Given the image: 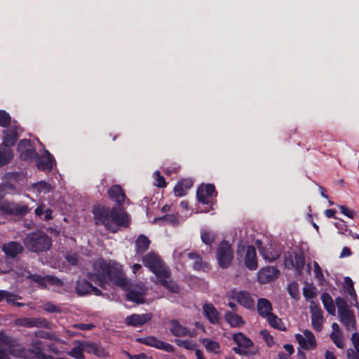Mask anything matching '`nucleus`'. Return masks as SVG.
<instances>
[{"label":"nucleus","mask_w":359,"mask_h":359,"mask_svg":"<svg viewBox=\"0 0 359 359\" xmlns=\"http://www.w3.org/2000/svg\"><path fill=\"white\" fill-rule=\"evenodd\" d=\"M88 277L102 288H105L109 280L124 290L128 287V280L122 273L121 266L114 262L103 259L96 261L92 271L88 273Z\"/></svg>","instance_id":"f257e3e1"},{"label":"nucleus","mask_w":359,"mask_h":359,"mask_svg":"<svg viewBox=\"0 0 359 359\" xmlns=\"http://www.w3.org/2000/svg\"><path fill=\"white\" fill-rule=\"evenodd\" d=\"M93 214L96 224L104 225L112 233L116 232L119 226L126 227L129 224L128 215L121 208L97 207Z\"/></svg>","instance_id":"f03ea898"},{"label":"nucleus","mask_w":359,"mask_h":359,"mask_svg":"<svg viewBox=\"0 0 359 359\" xmlns=\"http://www.w3.org/2000/svg\"><path fill=\"white\" fill-rule=\"evenodd\" d=\"M26 248L32 252H43L51 246L50 238L40 232L28 233L24 238Z\"/></svg>","instance_id":"7ed1b4c3"},{"label":"nucleus","mask_w":359,"mask_h":359,"mask_svg":"<svg viewBox=\"0 0 359 359\" xmlns=\"http://www.w3.org/2000/svg\"><path fill=\"white\" fill-rule=\"evenodd\" d=\"M143 264L152 271L156 277H165L168 274V269L160 257L151 252L142 257Z\"/></svg>","instance_id":"20e7f679"},{"label":"nucleus","mask_w":359,"mask_h":359,"mask_svg":"<svg viewBox=\"0 0 359 359\" xmlns=\"http://www.w3.org/2000/svg\"><path fill=\"white\" fill-rule=\"evenodd\" d=\"M233 257V250L230 244L224 241L219 244L216 252V258L221 268H228Z\"/></svg>","instance_id":"39448f33"},{"label":"nucleus","mask_w":359,"mask_h":359,"mask_svg":"<svg viewBox=\"0 0 359 359\" xmlns=\"http://www.w3.org/2000/svg\"><path fill=\"white\" fill-rule=\"evenodd\" d=\"M285 265L288 269H294L297 274H301L305 265L304 257L302 252L285 255Z\"/></svg>","instance_id":"423d86ee"},{"label":"nucleus","mask_w":359,"mask_h":359,"mask_svg":"<svg viewBox=\"0 0 359 359\" xmlns=\"http://www.w3.org/2000/svg\"><path fill=\"white\" fill-rule=\"evenodd\" d=\"M75 291L79 296L88 295L90 294H93L96 296H100L102 294L100 290L94 287L86 280L82 278H79L76 280Z\"/></svg>","instance_id":"0eeeda50"},{"label":"nucleus","mask_w":359,"mask_h":359,"mask_svg":"<svg viewBox=\"0 0 359 359\" xmlns=\"http://www.w3.org/2000/svg\"><path fill=\"white\" fill-rule=\"evenodd\" d=\"M295 339L303 349L311 350L316 347L315 336L309 330H304L302 334H296Z\"/></svg>","instance_id":"6e6552de"},{"label":"nucleus","mask_w":359,"mask_h":359,"mask_svg":"<svg viewBox=\"0 0 359 359\" xmlns=\"http://www.w3.org/2000/svg\"><path fill=\"white\" fill-rule=\"evenodd\" d=\"M0 211L8 215H25L28 211V207L26 205L4 201L0 203Z\"/></svg>","instance_id":"1a4fd4ad"},{"label":"nucleus","mask_w":359,"mask_h":359,"mask_svg":"<svg viewBox=\"0 0 359 359\" xmlns=\"http://www.w3.org/2000/svg\"><path fill=\"white\" fill-rule=\"evenodd\" d=\"M138 341L143 344L151 346L169 353L173 352L174 351V348L171 344L164 342L153 336L141 338L138 339Z\"/></svg>","instance_id":"9d476101"},{"label":"nucleus","mask_w":359,"mask_h":359,"mask_svg":"<svg viewBox=\"0 0 359 359\" xmlns=\"http://www.w3.org/2000/svg\"><path fill=\"white\" fill-rule=\"evenodd\" d=\"M147 292V288L144 284H140L135 287L130 289L127 295V299L137 304L144 302V296Z\"/></svg>","instance_id":"9b49d317"},{"label":"nucleus","mask_w":359,"mask_h":359,"mask_svg":"<svg viewBox=\"0 0 359 359\" xmlns=\"http://www.w3.org/2000/svg\"><path fill=\"white\" fill-rule=\"evenodd\" d=\"M152 316L153 315L150 313L142 314L134 313L127 316L125 319V323L130 326L140 327L149 322Z\"/></svg>","instance_id":"f8f14e48"},{"label":"nucleus","mask_w":359,"mask_h":359,"mask_svg":"<svg viewBox=\"0 0 359 359\" xmlns=\"http://www.w3.org/2000/svg\"><path fill=\"white\" fill-rule=\"evenodd\" d=\"M215 189L212 184L201 185L197 190V198L199 202L208 204L212 197L215 196Z\"/></svg>","instance_id":"ddd939ff"},{"label":"nucleus","mask_w":359,"mask_h":359,"mask_svg":"<svg viewBox=\"0 0 359 359\" xmlns=\"http://www.w3.org/2000/svg\"><path fill=\"white\" fill-rule=\"evenodd\" d=\"M311 323L316 331H320L323 324V311L313 302L311 303Z\"/></svg>","instance_id":"4468645a"},{"label":"nucleus","mask_w":359,"mask_h":359,"mask_svg":"<svg viewBox=\"0 0 359 359\" xmlns=\"http://www.w3.org/2000/svg\"><path fill=\"white\" fill-rule=\"evenodd\" d=\"M18 149L23 160H29L36 156V153L28 140H22L18 145Z\"/></svg>","instance_id":"2eb2a0df"},{"label":"nucleus","mask_w":359,"mask_h":359,"mask_svg":"<svg viewBox=\"0 0 359 359\" xmlns=\"http://www.w3.org/2000/svg\"><path fill=\"white\" fill-rule=\"evenodd\" d=\"M169 330L170 333L178 337H193V333L185 326L182 325L177 320H171L169 323Z\"/></svg>","instance_id":"dca6fc26"},{"label":"nucleus","mask_w":359,"mask_h":359,"mask_svg":"<svg viewBox=\"0 0 359 359\" xmlns=\"http://www.w3.org/2000/svg\"><path fill=\"white\" fill-rule=\"evenodd\" d=\"M233 294V298L237 302L245 309H253L255 308V300L248 292L236 291Z\"/></svg>","instance_id":"f3484780"},{"label":"nucleus","mask_w":359,"mask_h":359,"mask_svg":"<svg viewBox=\"0 0 359 359\" xmlns=\"http://www.w3.org/2000/svg\"><path fill=\"white\" fill-rule=\"evenodd\" d=\"M27 278L37 283L40 285L46 286L49 285H62V282L57 278L53 276H41L37 274H31L27 276Z\"/></svg>","instance_id":"a211bd4d"},{"label":"nucleus","mask_w":359,"mask_h":359,"mask_svg":"<svg viewBox=\"0 0 359 359\" xmlns=\"http://www.w3.org/2000/svg\"><path fill=\"white\" fill-rule=\"evenodd\" d=\"M331 327L332 331L330 334V339L337 347L343 348L345 346L344 337L339 325L337 323H333Z\"/></svg>","instance_id":"6ab92c4d"},{"label":"nucleus","mask_w":359,"mask_h":359,"mask_svg":"<svg viewBox=\"0 0 359 359\" xmlns=\"http://www.w3.org/2000/svg\"><path fill=\"white\" fill-rule=\"evenodd\" d=\"M245 264L249 270L252 271L257 268L256 249L254 246L250 245L247 248Z\"/></svg>","instance_id":"aec40b11"},{"label":"nucleus","mask_w":359,"mask_h":359,"mask_svg":"<svg viewBox=\"0 0 359 359\" xmlns=\"http://www.w3.org/2000/svg\"><path fill=\"white\" fill-rule=\"evenodd\" d=\"M203 313L212 324L219 323V313L212 304H205L203 306Z\"/></svg>","instance_id":"412c9836"},{"label":"nucleus","mask_w":359,"mask_h":359,"mask_svg":"<svg viewBox=\"0 0 359 359\" xmlns=\"http://www.w3.org/2000/svg\"><path fill=\"white\" fill-rule=\"evenodd\" d=\"M338 315L340 322L344 325L346 330H355L356 320L353 313L351 311H344Z\"/></svg>","instance_id":"4be33fe9"},{"label":"nucleus","mask_w":359,"mask_h":359,"mask_svg":"<svg viewBox=\"0 0 359 359\" xmlns=\"http://www.w3.org/2000/svg\"><path fill=\"white\" fill-rule=\"evenodd\" d=\"M2 250L6 256L14 258L22 252L23 248L20 243L12 241L3 245Z\"/></svg>","instance_id":"5701e85b"},{"label":"nucleus","mask_w":359,"mask_h":359,"mask_svg":"<svg viewBox=\"0 0 359 359\" xmlns=\"http://www.w3.org/2000/svg\"><path fill=\"white\" fill-rule=\"evenodd\" d=\"M257 309L259 316L263 318H266L272 313L273 308L268 299L260 298L257 300Z\"/></svg>","instance_id":"b1692460"},{"label":"nucleus","mask_w":359,"mask_h":359,"mask_svg":"<svg viewBox=\"0 0 359 359\" xmlns=\"http://www.w3.org/2000/svg\"><path fill=\"white\" fill-rule=\"evenodd\" d=\"M278 272V270L273 266L262 269L258 273V279L260 283H266L276 278Z\"/></svg>","instance_id":"393cba45"},{"label":"nucleus","mask_w":359,"mask_h":359,"mask_svg":"<svg viewBox=\"0 0 359 359\" xmlns=\"http://www.w3.org/2000/svg\"><path fill=\"white\" fill-rule=\"evenodd\" d=\"M20 128H11L4 131V144L8 147L15 144L19 134Z\"/></svg>","instance_id":"a878e982"},{"label":"nucleus","mask_w":359,"mask_h":359,"mask_svg":"<svg viewBox=\"0 0 359 359\" xmlns=\"http://www.w3.org/2000/svg\"><path fill=\"white\" fill-rule=\"evenodd\" d=\"M54 161L50 154L46 151V154L38 159L37 167L43 171H50L53 168Z\"/></svg>","instance_id":"bb28decb"},{"label":"nucleus","mask_w":359,"mask_h":359,"mask_svg":"<svg viewBox=\"0 0 359 359\" xmlns=\"http://www.w3.org/2000/svg\"><path fill=\"white\" fill-rule=\"evenodd\" d=\"M109 196L116 203L121 205L126 198V196L119 185L112 186L108 191Z\"/></svg>","instance_id":"cd10ccee"},{"label":"nucleus","mask_w":359,"mask_h":359,"mask_svg":"<svg viewBox=\"0 0 359 359\" xmlns=\"http://www.w3.org/2000/svg\"><path fill=\"white\" fill-rule=\"evenodd\" d=\"M189 259L194 261L193 269L196 271H205L208 269V265L206 262H204L201 257L194 252L187 253Z\"/></svg>","instance_id":"c85d7f7f"},{"label":"nucleus","mask_w":359,"mask_h":359,"mask_svg":"<svg viewBox=\"0 0 359 359\" xmlns=\"http://www.w3.org/2000/svg\"><path fill=\"white\" fill-rule=\"evenodd\" d=\"M170 273L168 271V274L165 277H157L158 283L167 288L170 292L173 293H178L180 291L179 286L172 280L170 279Z\"/></svg>","instance_id":"c756f323"},{"label":"nucleus","mask_w":359,"mask_h":359,"mask_svg":"<svg viewBox=\"0 0 359 359\" xmlns=\"http://www.w3.org/2000/svg\"><path fill=\"white\" fill-rule=\"evenodd\" d=\"M256 244L258 245L259 252L265 260H266L269 262H271L275 261L280 257V252L278 251L273 252L271 250V248H270L269 249H267L266 250H265L264 249H262L260 246V245H261L260 241H257Z\"/></svg>","instance_id":"7c9ffc66"},{"label":"nucleus","mask_w":359,"mask_h":359,"mask_svg":"<svg viewBox=\"0 0 359 359\" xmlns=\"http://www.w3.org/2000/svg\"><path fill=\"white\" fill-rule=\"evenodd\" d=\"M193 183L191 180H184L180 181L174 188V192L177 196H184L187 191L192 187Z\"/></svg>","instance_id":"2f4dec72"},{"label":"nucleus","mask_w":359,"mask_h":359,"mask_svg":"<svg viewBox=\"0 0 359 359\" xmlns=\"http://www.w3.org/2000/svg\"><path fill=\"white\" fill-rule=\"evenodd\" d=\"M150 241L144 235H140L135 242V251L137 253L142 254L148 250Z\"/></svg>","instance_id":"473e14b6"},{"label":"nucleus","mask_w":359,"mask_h":359,"mask_svg":"<svg viewBox=\"0 0 359 359\" xmlns=\"http://www.w3.org/2000/svg\"><path fill=\"white\" fill-rule=\"evenodd\" d=\"M224 318L231 327H238L244 324L243 318L233 312L226 313L224 316Z\"/></svg>","instance_id":"72a5a7b5"},{"label":"nucleus","mask_w":359,"mask_h":359,"mask_svg":"<svg viewBox=\"0 0 359 359\" xmlns=\"http://www.w3.org/2000/svg\"><path fill=\"white\" fill-rule=\"evenodd\" d=\"M321 300L326 311L331 315H335V306L332 298L326 292L321 295Z\"/></svg>","instance_id":"f704fd0d"},{"label":"nucleus","mask_w":359,"mask_h":359,"mask_svg":"<svg viewBox=\"0 0 359 359\" xmlns=\"http://www.w3.org/2000/svg\"><path fill=\"white\" fill-rule=\"evenodd\" d=\"M233 339L238 346H243V348L252 346V341L241 332L233 334Z\"/></svg>","instance_id":"c9c22d12"},{"label":"nucleus","mask_w":359,"mask_h":359,"mask_svg":"<svg viewBox=\"0 0 359 359\" xmlns=\"http://www.w3.org/2000/svg\"><path fill=\"white\" fill-rule=\"evenodd\" d=\"M13 158L12 152L9 147L0 145V166L8 163Z\"/></svg>","instance_id":"e433bc0d"},{"label":"nucleus","mask_w":359,"mask_h":359,"mask_svg":"<svg viewBox=\"0 0 359 359\" xmlns=\"http://www.w3.org/2000/svg\"><path fill=\"white\" fill-rule=\"evenodd\" d=\"M266 319L271 327L280 330H285V327L283 325L281 319L279 318L277 316L274 315L273 313L266 317Z\"/></svg>","instance_id":"4c0bfd02"},{"label":"nucleus","mask_w":359,"mask_h":359,"mask_svg":"<svg viewBox=\"0 0 359 359\" xmlns=\"http://www.w3.org/2000/svg\"><path fill=\"white\" fill-rule=\"evenodd\" d=\"M203 344L205 347L206 350L210 352L215 353H219V344L218 342L211 340L210 339H203Z\"/></svg>","instance_id":"58836bf2"},{"label":"nucleus","mask_w":359,"mask_h":359,"mask_svg":"<svg viewBox=\"0 0 359 359\" xmlns=\"http://www.w3.org/2000/svg\"><path fill=\"white\" fill-rule=\"evenodd\" d=\"M32 187L36 189L39 193H43V194H47V193L50 192L52 189L50 185L43 181H41V182L34 184L32 185Z\"/></svg>","instance_id":"ea45409f"},{"label":"nucleus","mask_w":359,"mask_h":359,"mask_svg":"<svg viewBox=\"0 0 359 359\" xmlns=\"http://www.w3.org/2000/svg\"><path fill=\"white\" fill-rule=\"evenodd\" d=\"M201 237L202 241L206 245H211L215 240V235L207 230L201 231Z\"/></svg>","instance_id":"a19ab883"},{"label":"nucleus","mask_w":359,"mask_h":359,"mask_svg":"<svg viewBox=\"0 0 359 359\" xmlns=\"http://www.w3.org/2000/svg\"><path fill=\"white\" fill-rule=\"evenodd\" d=\"M83 352L81 343L78 342V345L72 348V350L69 353V355L75 359H84Z\"/></svg>","instance_id":"79ce46f5"},{"label":"nucleus","mask_w":359,"mask_h":359,"mask_svg":"<svg viewBox=\"0 0 359 359\" xmlns=\"http://www.w3.org/2000/svg\"><path fill=\"white\" fill-rule=\"evenodd\" d=\"M303 294L306 299H313L316 296V289L312 285L306 283L303 288Z\"/></svg>","instance_id":"37998d69"},{"label":"nucleus","mask_w":359,"mask_h":359,"mask_svg":"<svg viewBox=\"0 0 359 359\" xmlns=\"http://www.w3.org/2000/svg\"><path fill=\"white\" fill-rule=\"evenodd\" d=\"M335 303L337 306L338 314L343 313L344 311H350L348 309V305H347L346 302L344 299H342L341 297H337L335 299Z\"/></svg>","instance_id":"c03bdc74"},{"label":"nucleus","mask_w":359,"mask_h":359,"mask_svg":"<svg viewBox=\"0 0 359 359\" xmlns=\"http://www.w3.org/2000/svg\"><path fill=\"white\" fill-rule=\"evenodd\" d=\"M3 299H6L8 303H14L16 297L6 290H0V302Z\"/></svg>","instance_id":"a18cd8bd"},{"label":"nucleus","mask_w":359,"mask_h":359,"mask_svg":"<svg viewBox=\"0 0 359 359\" xmlns=\"http://www.w3.org/2000/svg\"><path fill=\"white\" fill-rule=\"evenodd\" d=\"M339 208L341 210V212L348 218L354 219L357 216V212L352 209H350L344 205H339Z\"/></svg>","instance_id":"49530a36"},{"label":"nucleus","mask_w":359,"mask_h":359,"mask_svg":"<svg viewBox=\"0 0 359 359\" xmlns=\"http://www.w3.org/2000/svg\"><path fill=\"white\" fill-rule=\"evenodd\" d=\"M0 187H4V190L0 191V195H1L2 198L7 194H12L15 193V187L11 184H2L0 185Z\"/></svg>","instance_id":"de8ad7c7"},{"label":"nucleus","mask_w":359,"mask_h":359,"mask_svg":"<svg viewBox=\"0 0 359 359\" xmlns=\"http://www.w3.org/2000/svg\"><path fill=\"white\" fill-rule=\"evenodd\" d=\"M175 341L177 346L183 347L187 350H192L195 347V344L189 340L176 339Z\"/></svg>","instance_id":"09e8293b"},{"label":"nucleus","mask_w":359,"mask_h":359,"mask_svg":"<svg viewBox=\"0 0 359 359\" xmlns=\"http://www.w3.org/2000/svg\"><path fill=\"white\" fill-rule=\"evenodd\" d=\"M11 122V116L4 111H0V126H7Z\"/></svg>","instance_id":"8fccbe9b"},{"label":"nucleus","mask_w":359,"mask_h":359,"mask_svg":"<svg viewBox=\"0 0 359 359\" xmlns=\"http://www.w3.org/2000/svg\"><path fill=\"white\" fill-rule=\"evenodd\" d=\"M154 177H155V180L156 182L155 183L156 186L161 187V188L165 187L166 182H165V178L162 175H161V173L159 171H156L154 172Z\"/></svg>","instance_id":"3c124183"},{"label":"nucleus","mask_w":359,"mask_h":359,"mask_svg":"<svg viewBox=\"0 0 359 359\" xmlns=\"http://www.w3.org/2000/svg\"><path fill=\"white\" fill-rule=\"evenodd\" d=\"M313 266L316 278L319 280H323L324 279V276L320 266L316 262H313Z\"/></svg>","instance_id":"603ef678"},{"label":"nucleus","mask_w":359,"mask_h":359,"mask_svg":"<svg viewBox=\"0 0 359 359\" xmlns=\"http://www.w3.org/2000/svg\"><path fill=\"white\" fill-rule=\"evenodd\" d=\"M81 346L83 348V351L87 352L88 353L95 354V351L96 346H97L96 344L81 343Z\"/></svg>","instance_id":"864d4df0"},{"label":"nucleus","mask_w":359,"mask_h":359,"mask_svg":"<svg viewBox=\"0 0 359 359\" xmlns=\"http://www.w3.org/2000/svg\"><path fill=\"white\" fill-rule=\"evenodd\" d=\"M95 355L100 357V358H107L109 355V353L107 351H106L102 347L96 346V348L95 351Z\"/></svg>","instance_id":"5fc2aeb1"},{"label":"nucleus","mask_w":359,"mask_h":359,"mask_svg":"<svg viewBox=\"0 0 359 359\" xmlns=\"http://www.w3.org/2000/svg\"><path fill=\"white\" fill-rule=\"evenodd\" d=\"M288 292L294 298L298 294V285L295 283H292L288 285Z\"/></svg>","instance_id":"6e6d98bb"},{"label":"nucleus","mask_w":359,"mask_h":359,"mask_svg":"<svg viewBox=\"0 0 359 359\" xmlns=\"http://www.w3.org/2000/svg\"><path fill=\"white\" fill-rule=\"evenodd\" d=\"M260 333L269 346H271L273 344V337L269 334L267 330H262Z\"/></svg>","instance_id":"4d7b16f0"},{"label":"nucleus","mask_w":359,"mask_h":359,"mask_svg":"<svg viewBox=\"0 0 359 359\" xmlns=\"http://www.w3.org/2000/svg\"><path fill=\"white\" fill-rule=\"evenodd\" d=\"M17 323L26 327H32L35 325L34 320L29 318L19 319L17 320Z\"/></svg>","instance_id":"13d9d810"},{"label":"nucleus","mask_w":359,"mask_h":359,"mask_svg":"<svg viewBox=\"0 0 359 359\" xmlns=\"http://www.w3.org/2000/svg\"><path fill=\"white\" fill-rule=\"evenodd\" d=\"M66 259L69 264L75 266L78 263V257L76 254H70L66 256Z\"/></svg>","instance_id":"bf43d9fd"},{"label":"nucleus","mask_w":359,"mask_h":359,"mask_svg":"<svg viewBox=\"0 0 359 359\" xmlns=\"http://www.w3.org/2000/svg\"><path fill=\"white\" fill-rule=\"evenodd\" d=\"M43 309L48 312H55L58 311V309L56 306L52 304L51 303H46L43 305Z\"/></svg>","instance_id":"052dcab7"},{"label":"nucleus","mask_w":359,"mask_h":359,"mask_svg":"<svg viewBox=\"0 0 359 359\" xmlns=\"http://www.w3.org/2000/svg\"><path fill=\"white\" fill-rule=\"evenodd\" d=\"M16 273L19 277H26L27 278V276L30 275L29 271H28L26 269L22 267L16 270Z\"/></svg>","instance_id":"680f3d73"},{"label":"nucleus","mask_w":359,"mask_h":359,"mask_svg":"<svg viewBox=\"0 0 359 359\" xmlns=\"http://www.w3.org/2000/svg\"><path fill=\"white\" fill-rule=\"evenodd\" d=\"M161 219H164V220H165L168 222L172 223V224H175V222L177 221V218L174 215H168L162 218L155 219L154 222H156V220H161Z\"/></svg>","instance_id":"e2e57ef3"},{"label":"nucleus","mask_w":359,"mask_h":359,"mask_svg":"<svg viewBox=\"0 0 359 359\" xmlns=\"http://www.w3.org/2000/svg\"><path fill=\"white\" fill-rule=\"evenodd\" d=\"M233 351L235 353L240 354V355H247L249 353V352L246 350L243 349V346L234 347Z\"/></svg>","instance_id":"0e129e2a"},{"label":"nucleus","mask_w":359,"mask_h":359,"mask_svg":"<svg viewBox=\"0 0 359 359\" xmlns=\"http://www.w3.org/2000/svg\"><path fill=\"white\" fill-rule=\"evenodd\" d=\"M351 255V251L348 247H344L340 255V257H349Z\"/></svg>","instance_id":"69168bd1"},{"label":"nucleus","mask_w":359,"mask_h":359,"mask_svg":"<svg viewBox=\"0 0 359 359\" xmlns=\"http://www.w3.org/2000/svg\"><path fill=\"white\" fill-rule=\"evenodd\" d=\"M351 339L353 345L359 344V334L358 332H354L352 334Z\"/></svg>","instance_id":"338daca9"},{"label":"nucleus","mask_w":359,"mask_h":359,"mask_svg":"<svg viewBox=\"0 0 359 359\" xmlns=\"http://www.w3.org/2000/svg\"><path fill=\"white\" fill-rule=\"evenodd\" d=\"M325 359H336L334 353L330 351H326L325 353Z\"/></svg>","instance_id":"774afa93"}]
</instances>
